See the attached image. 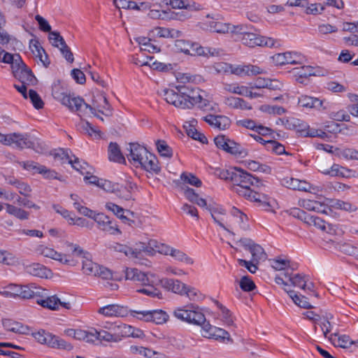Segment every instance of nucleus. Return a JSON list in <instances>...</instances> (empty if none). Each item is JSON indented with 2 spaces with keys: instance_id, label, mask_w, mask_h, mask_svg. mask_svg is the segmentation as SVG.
I'll use <instances>...</instances> for the list:
<instances>
[{
  "instance_id": "obj_10",
  "label": "nucleus",
  "mask_w": 358,
  "mask_h": 358,
  "mask_svg": "<svg viewBox=\"0 0 358 358\" xmlns=\"http://www.w3.org/2000/svg\"><path fill=\"white\" fill-rule=\"evenodd\" d=\"M238 195L244 197L247 200L255 203L257 206L267 211L275 212L278 208L277 201L264 192L254 189H238Z\"/></svg>"
},
{
  "instance_id": "obj_28",
  "label": "nucleus",
  "mask_w": 358,
  "mask_h": 358,
  "mask_svg": "<svg viewBox=\"0 0 358 358\" xmlns=\"http://www.w3.org/2000/svg\"><path fill=\"white\" fill-rule=\"evenodd\" d=\"M148 35L152 38H178L182 36V32L173 28L157 27L151 29Z\"/></svg>"
},
{
  "instance_id": "obj_64",
  "label": "nucleus",
  "mask_w": 358,
  "mask_h": 358,
  "mask_svg": "<svg viewBox=\"0 0 358 358\" xmlns=\"http://www.w3.org/2000/svg\"><path fill=\"white\" fill-rule=\"evenodd\" d=\"M38 173L42 175L45 179L52 180L57 179L62 181V176L59 175L55 170L50 169L43 165H41L38 169Z\"/></svg>"
},
{
  "instance_id": "obj_37",
  "label": "nucleus",
  "mask_w": 358,
  "mask_h": 358,
  "mask_svg": "<svg viewBox=\"0 0 358 358\" xmlns=\"http://www.w3.org/2000/svg\"><path fill=\"white\" fill-rule=\"evenodd\" d=\"M45 289H43L35 284L21 285L19 296L23 299H31L36 296H43Z\"/></svg>"
},
{
  "instance_id": "obj_30",
  "label": "nucleus",
  "mask_w": 358,
  "mask_h": 358,
  "mask_svg": "<svg viewBox=\"0 0 358 358\" xmlns=\"http://www.w3.org/2000/svg\"><path fill=\"white\" fill-rule=\"evenodd\" d=\"M66 96H69L71 100L66 105H63L72 112L78 113L82 117L85 116V110H87V103H85L84 100L80 96H76L70 92L67 94Z\"/></svg>"
},
{
  "instance_id": "obj_6",
  "label": "nucleus",
  "mask_w": 358,
  "mask_h": 358,
  "mask_svg": "<svg viewBox=\"0 0 358 358\" xmlns=\"http://www.w3.org/2000/svg\"><path fill=\"white\" fill-rule=\"evenodd\" d=\"M64 245L66 248L64 252H59L53 247L45 244L38 245L36 252L43 257L56 261L62 265H73L76 263L73 259V255L80 254L82 250L77 246V243L69 241H64Z\"/></svg>"
},
{
  "instance_id": "obj_29",
  "label": "nucleus",
  "mask_w": 358,
  "mask_h": 358,
  "mask_svg": "<svg viewBox=\"0 0 358 358\" xmlns=\"http://www.w3.org/2000/svg\"><path fill=\"white\" fill-rule=\"evenodd\" d=\"M325 100L320 99L317 97L308 96L306 94L301 95L298 99V104L306 108H315L317 110H326L327 107L324 106Z\"/></svg>"
},
{
  "instance_id": "obj_19",
  "label": "nucleus",
  "mask_w": 358,
  "mask_h": 358,
  "mask_svg": "<svg viewBox=\"0 0 358 358\" xmlns=\"http://www.w3.org/2000/svg\"><path fill=\"white\" fill-rule=\"evenodd\" d=\"M37 299V304L45 308H48L51 310H58L60 307H63L66 309H71V304L69 301H63L57 295L48 296L47 291L45 289V295L43 296H38Z\"/></svg>"
},
{
  "instance_id": "obj_11",
  "label": "nucleus",
  "mask_w": 358,
  "mask_h": 358,
  "mask_svg": "<svg viewBox=\"0 0 358 358\" xmlns=\"http://www.w3.org/2000/svg\"><path fill=\"white\" fill-rule=\"evenodd\" d=\"M176 90L183 94L187 101V109L192 108L195 105H199L200 108H206L208 102L204 99L202 96V91L196 87H192L185 85H177Z\"/></svg>"
},
{
  "instance_id": "obj_62",
  "label": "nucleus",
  "mask_w": 358,
  "mask_h": 358,
  "mask_svg": "<svg viewBox=\"0 0 358 358\" xmlns=\"http://www.w3.org/2000/svg\"><path fill=\"white\" fill-rule=\"evenodd\" d=\"M184 289L182 296H185L190 301H199L203 298L202 293L194 287L186 284Z\"/></svg>"
},
{
  "instance_id": "obj_51",
  "label": "nucleus",
  "mask_w": 358,
  "mask_h": 358,
  "mask_svg": "<svg viewBox=\"0 0 358 358\" xmlns=\"http://www.w3.org/2000/svg\"><path fill=\"white\" fill-rule=\"evenodd\" d=\"M50 155L53 158L55 164H63L66 162L73 164L72 157H70L68 152L63 149L52 150Z\"/></svg>"
},
{
  "instance_id": "obj_25",
  "label": "nucleus",
  "mask_w": 358,
  "mask_h": 358,
  "mask_svg": "<svg viewBox=\"0 0 358 358\" xmlns=\"http://www.w3.org/2000/svg\"><path fill=\"white\" fill-rule=\"evenodd\" d=\"M199 27L203 30H210V31L218 34L229 33V23L215 21L214 19L210 18L208 16L199 22Z\"/></svg>"
},
{
  "instance_id": "obj_22",
  "label": "nucleus",
  "mask_w": 358,
  "mask_h": 358,
  "mask_svg": "<svg viewBox=\"0 0 358 358\" xmlns=\"http://www.w3.org/2000/svg\"><path fill=\"white\" fill-rule=\"evenodd\" d=\"M160 95L168 103L171 104L178 108L187 109L186 105L187 101H185L183 94L179 92V91L164 88L161 91Z\"/></svg>"
},
{
  "instance_id": "obj_49",
  "label": "nucleus",
  "mask_w": 358,
  "mask_h": 358,
  "mask_svg": "<svg viewBox=\"0 0 358 358\" xmlns=\"http://www.w3.org/2000/svg\"><path fill=\"white\" fill-rule=\"evenodd\" d=\"M205 315L200 310L199 307L193 305L189 306L188 323L199 326L205 322Z\"/></svg>"
},
{
  "instance_id": "obj_18",
  "label": "nucleus",
  "mask_w": 358,
  "mask_h": 358,
  "mask_svg": "<svg viewBox=\"0 0 358 358\" xmlns=\"http://www.w3.org/2000/svg\"><path fill=\"white\" fill-rule=\"evenodd\" d=\"M8 145H15L19 148H32L36 152H42L43 148L38 142H32L27 134L20 133L9 134Z\"/></svg>"
},
{
  "instance_id": "obj_23",
  "label": "nucleus",
  "mask_w": 358,
  "mask_h": 358,
  "mask_svg": "<svg viewBox=\"0 0 358 358\" xmlns=\"http://www.w3.org/2000/svg\"><path fill=\"white\" fill-rule=\"evenodd\" d=\"M94 222L101 230L110 234L117 235L122 233L117 224L104 213H99Z\"/></svg>"
},
{
  "instance_id": "obj_50",
  "label": "nucleus",
  "mask_w": 358,
  "mask_h": 358,
  "mask_svg": "<svg viewBox=\"0 0 358 358\" xmlns=\"http://www.w3.org/2000/svg\"><path fill=\"white\" fill-rule=\"evenodd\" d=\"M0 199H3L6 201H11L16 199L19 204H22L29 208H34L38 209V207L33 203L29 204V202H23L21 201V198L18 196L15 192L8 191L6 189L0 187Z\"/></svg>"
},
{
  "instance_id": "obj_43",
  "label": "nucleus",
  "mask_w": 358,
  "mask_h": 358,
  "mask_svg": "<svg viewBox=\"0 0 358 358\" xmlns=\"http://www.w3.org/2000/svg\"><path fill=\"white\" fill-rule=\"evenodd\" d=\"M0 264L8 266H17L21 261L14 253L6 250H0Z\"/></svg>"
},
{
  "instance_id": "obj_26",
  "label": "nucleus",
  "mask_w": 358,
  "mask_h": 358,
  "mask_svg": "<svg viewBox=\"0 0 358 358\" xmlns=\"http://www.w3.org/2000/svg\"><path fill=\"white\" fill-rule=\"evenodd\" d=\"M92 330V327H88L86 329L69 328L64 331V334L75 340L92 343L93 334Z\"/></svg>"
},
{
  "instance_id": "obj_52",
  "label": "nucleus",
  "mask_w": 358,
  "mask_h": 358,
  "mask_svg": "<svg viewBox=\"0 0 358 358\" xmlns=\"http://www.w3.org/2000/svg\"><path fill=\"white\" fill-rule=\"evenodd\" d=\"M332 319L333 315L331 313H326L324 315L321 316L320 319L317 323V325L320 327L324 336L327 338L329 336V334L332 329V324L331 322Z\"/></svg>"
},
{
  "instance_id": "obj_38",
  "label": "nucleus",
  "mask_w": 358,
  "mask_h": 358,
  "mask_svg": "<svg viewBox=\"0 0 358 358\" xmlns=\"http://www.w3.org/2000/svg\"><path fill=\"white\" fill-rule=\"evenodd\" d=\"M296 53L286 52L277 53L271 57V60L276 66H282L287 64H298L296 60Z\"/></svg>"
},
{
  "instance_id": "obj_21",
  "label": "nucleus",
  "mask_w": 358,
  "mask_h": 358,
  "mask_svg": "<svg viewBox=\"0 0 358 358\" xmlns=\"http://www.w3.org/2000/svg\"><path fill=\"white\" fill-rule=\"evenodd\" d=\"M159 285L167 292L182 296L186 283L175 278H161L158 275V279L156 280V286Z\"/></svg>"
},
{
  "instance_id": "obj_57",
  "label": "nucleus",
  "mask_w": 358,
  "mask_h": 358,
  "mask_svg": "<svg viewBox=\"0 0 358 358\" xmlns=\"http://www.w3.org/2000/svg\"><path fill=\"white\" fill-rule=\"evenodd\" d=\"M4 205L6 213L9 215H13L21 220H27L29 218V213L24 210L8 203H5Z\"/></svg>"
},
{
  "instance_id": "obj_61",
  "label": "nucleus",
  "mask_w": 358,
  "mask_h": 358,
  "mask_svg": "<svg viewBox=\"0 0 358 358\" xmlns=\"http://www.w3.org/2000/svg\"><path fill=\"white\" fill-rule=\"evenodd\" d=\"M169 319V316L168 313L162 310H151L150 322H154L157 324H163L166 323Z\"/></svg>"
},
{
  "instance_id": "obj_3",
  "label": "nucleus",
  "mask_w": 358,
  "mask_h": 358,
  "mask_svg": "<svg viewBox=\"0 0 358 358\" xmlns=\"http://www.w3.org/2000/svg\"><path fill=\"white\" fill-rule=\"evenodd\" d=\"M211 215L219 226L234 236L243 235L250 230L247 215L236 207H233L228 214L222 209H215Z\"/></svg>"
},
{
  "instance_id": "obj_48",
  "label": "nucleus",
  "mask_w": 358,
  "mask_h": 358,
  "mask_svg": "<svg viewBox=\"0 0 358 358\" xmlns=\"http://www.w3.org/2000/svg\"><path fill=\"white\" fill-rule=\"evenodd\" d=\"M136 189V184L128 181L125 187L118 184V190L115 192V194L120 199L129 201L132 199V193Z\"/></svg>"
},
{
  "instance_id": "obj_58",
  "label": "nucleus",
  "mask_w": 358,
  "mask_h": 358,
  "mask_svg": "<svg viewBox=\"0 0 358 358\" xmlns=\"http://www.w3.org/2000/svg\"><path fill=\"white\" fill-rule=\"evenodd\" d=\"M138 43L141 50L147 51L148 52H159V49L151 43L150 38L140 36L136 38Z\"/></svg>"
},
{
  "instance_id": "obj_40",
  "label": "nucleus",
  "mask_w": 358,
  "mask_h": 358,
  "mask_svg": "<svg viewBox=\"0 0 358 358\" xmlns=\"http://www.w3.org/2000/svg\"><path fill=\"white\" fill-rule=\"evenodd\" d=\"M282 184L288 188L299 191L310 192L312 189L311 185L307 181L293 178H284Z\"/></svg>"
},
{
  "instance_id": "obj_31",
  "label": "nucleus",
  "mask_w": 358,
  "mask_h": 358,
  "mask_svg": "<svg viewBox=\"0 0 358 358\" xmlns=\"http://www.w3.org/2000/svg\"><path fill=\"white\" fill-rule=\"evenodd\" d=\"M92 343L99 341L101 343H117L120 341V338L117 334H112L104 329H96L92 327Z\"/></svg>"
},
{
  "instance_id": "obj_17",
  "label": "nucleus",
  "mask_w": 358,
  "mask_h": 358,
  "mask_svg": "<svg viewBox=\"0 0 358 358\" xmlns=\"http://www.w3.org/2000/svg\"><path fill=\"white\" fill-rule=\"evenodd\" d=\"M231 179L233 182L232 189L238 194V189H250V185H253L254 178L250 173L243 169L234 167L231 172Z\"/></svg>"
},
{
  "instance_id": "obj_34",
  "label": "nucleus",
  "mask_w": 358,
  "mask_h": 358,
  "mask_svg": "<svg viewBox=\"0 0 358 358\" xmlns=\"http://www.w3.org/2000/svg\"><path fill=\"white\" fill-rule=\"evenodd\" d=\"M68 93L60 80L54 81L52 86V95L62 105H66L69 103V100L72 101L69 96H66Z\"/></svg>"
},
{
  "instance_id": "obj_55",
  "label": "nucleus",
  "mask_w": 358,
  "mask_h": 358,
  "mask_svg": "<svg viewBox=\"0 0 358 358\" xmlns=\"http://www.w3.org/2000/svg\"><path fill=\"white\" fill-rule=\"evenodd\" d=\"M78 129L83 133L87 134L94 138H99L101 136V131L95 127H93L88 122L81 120L78 124Z\"/></svg>"
},
{
  "instance_id": "obj_35",
  "label": "nucleus",
  "mask_w": 358,
  "mask_h": 358,
  "mask_svg": "<svg viewBox=\"0 0 358 358\" xmlns=\"http://www.w3.org/2000/svg\"><path fill=\"white\" fill-rule=\"evenodd\" d=\"M203 120L210 126L220 130H225L231 124L229 118L224 115H208L203 117Z\"/></svg>"
},
{
  "instance_id": "obj_5",
  "label": "nucleus",
  "mask_w": 358,
  "mask_h": 358,
  "mask_svg": "<svg viewBox=\"0 0 358 358\" xmlns=\"http://www.w3.org/2000/svg\"><path fill=\"white\" fill-rule=\"evenodd\" d=\"M128 160L136 168H141L152 175L159 174L161 166L157 157L138 143H130L127 148Z\"/></svg>"
},
{
  "instance_id": "obj_33",
  "label": "nucleus",
  "mask_w": 358,
  "mask_h": 358,
  "mask_svg": "<svg viewBox=\"0 0 358 358\" xmlns=\"http://www.w3.org/2000/svg\"><path fill=\"white\" fill-rule=\"evenodd\" d=\"M26 273L39 278H49L52 276V272L45 266L39 263H31L24 267Z\"/></svg>"
},
{
  "instance_id": "obj_1",
  "label": "nucleus",
  "mask_w": 358,
  "mask_h": 358,
  "mask_svg": "<svg viewBox=\"0 0 358 358\" xmlns=\"http://www.w3.org/2000/svg\"><path fill=\"white\" fill-rule=\"evenodd\" d=\"M110 249L115 252L123 253L129 259L145 266H150L151 262L144 257L143 253L150 257H154L157 253L170 256L187 266H192L195 262L192 257L182 250L155 239H149L147 242L137 241L133 245L116 243L110 246Z\"/></svg>"
},
{
  "instance_id": "obj_63",
  "label": "nucleus",
  "mask_w": 358,
  "mask_h": 358,
  "mask_svg": "<svg viewBox=\"0 0 358 358\" xmlns=\"http://www.w3.org/2000/svg\"><path fill=\"white\" fill-rule=\"evenodd\" d=\"M151 314V310L143 309V308H136L134 310H129V315L132 317L145 322H150V317Z\"/></svg>"
},
{
  "instance_id": "obj_7",
  "label": "nucleus",
  "mask_w": 358,
  "mask_h": 358,
  "mask_svg": "<svg viewBox=\"0 0 358 358\" xmlns=\"http://www.w3.org/2000/svg\"><path fill=\"white\" fill-rule=\"evenodd\" d=\"M299 205L308 210L321 213H328V210L341 209L346 211H355V208L350 203L339 200L317 196V199H303L299 201Z\"/></svg>"
},
{
  "instance_id": "obj_4",
  "label": "nucleus",
  "mask_w": 358,
  "mask_h": 358,
  "mask_svg": "<svg viewBox=\"0 0 358 358\" xmlns=\"http://www.w3.org/2000/svg\"><path fill=\"white\" fill-rule=\"evenodd\" d=\"M124 273L126 280L137 282L146 287L137 289L138 293L159 299L163 298L162 292L156 287V280L158 279V274L156 273L151 271L144 272L137 268L126 267Z\"/></svg>"
},
{
  "instance_id": "obj_45",
  "label": "nucleus",
  "mask_w": 358,
  "mask_h": 358,
  "mask_svg": "<svg viewBox=\"0 0 358 358\" xmlns=\"http://www.w3.org/2000/svg\"><path fill=\"white\" fill-rule=\"evenodd\" d=\"M29 49L33 55L36 57L38 58L43 65L47 66L49 64L48 61V56L44 49L41 47L40 43L37 40L32 39L30 41Z\"/></svg>"
},
{
  "instance_id": "obj_60",
  "label": "nucleus",
  "mask_w": 358,
  "mask_h": 358,
  "mask_svg": "<svg viewBox=\"0 0 358 358\" xmlns=\"http://www.w3.org/2000/svg\"><path fill=\"white\" fill-rule=\"evenodd\" d=\"M3 57H1V60L0 62H3L6 64H10L11 65V68L13 71L18 66V65L22 64V60L20 56L17 54L13 55L8 52L3 53Z\"/></svg>"
},
{
  "instance_id": "obj_47",
  "label": "nucleus",
  "mask_w": 358,
  "mask_h": 358,
  "mask_svg": "<svg viewBox=\"0 0 358 358\" xmlns=\"http://www.w3.org/2000/svg\"><path fill=\"white\" fill-rule=\"evenodd\" d=\"M218 309V317L221 321L227 326H233L234 323V317L231 312L218 301H215Z\"/></svg>"
},
{
  "instance_id": "obj_32",
  "label": "nucleus",
  "mask_w": 358,
  "mask_h": 358,
  "mask_svg": "<svg viewBox=\"0 0 358 358\" xmlns=\"http://www.w3.org/2000/svg\"><path fill=\"white\" fill-rule=\"evenodd\" d=\"M14 76L17 78L21 83L27 85H33L36 82V78L31 73V70L22 62V64L18 65L17 68L13 71Z\"/></svg>"
},
{
  "instance_id": "obj_42",
  "label": "nucleus",
  "mask_w": 358,
  "mask_h": 358,
  "mask_svg": "<svg viewBox=\"0 0 358 358\" xmlns=\"http://www.w3.org/2000/svg\"><path fill=\"white\" fill-rule=\"evenodd\" d=\"M328 339L335 347L341 348H348L353 343V341L348 336L337 333L329 334Z\"/></svg>"
},
{
  "instance_id": "obj_27",
  "label": "nucleus",
  "mask_w": 358,
  "mask_h": 358,
  "mask_svg": "<svg viewBox=\"0 0 358 358\" xmlns=\"http://www.w3.org/2000/svg\"><path fill=\"white\" fill-rule=\"evenodd\" d=\"M117 331V335L120 338L122 337H132L136 338H143L145 337V334L143 330L136 328L129 324H120L115 326Z\"/></svg>"
},
{
  "instance_id": "obj_36",
  "label": "nucleus",
  "mask_w": 358,
  "mask_h": 358,
  "mask_svg": "<svg viewBox=\"0 0 358 358\" xmlns=\"http://www.w3.org/2000/svg\"><path fill=\"white\" fill-rule=\"evenodd\" d=\"M296 216L309 226L318 228L322 231L327 229V223L318 217L307 214L304 211L299 210L296 212Z\"/></svg>"
},
{
  "instance_id": "obj_54",
  "label": "nucleus",
  "mask_w": 358,
  "mask_h": 358,
  "mask_svg": "<svg viewBox=\"0 0 358 358\" xmlns=\"http://www.w3.org/2000/svg\"><path fill=\"white\" fill-rule=\"evenodd\" d=\"M334 155L339 158L347 160H358V150L352 148H336Z\"/></svg>"
},
{
  "instance_id": "obj_56",
  "label": "nucleus",
  "mask_w": 358,
  "mask_h": 358,
  "mask_svg": "<svg viewBox=\"0 0 358 358\" xmlns=\"http://www.w3.org/2000/svg\"><path fill=\"white\" fill-rule=\"evenodd\" d=\"M108 157L110 161L118 163H124L125 159L122 155L120 147L117 143H110L108 146Z\"/></svg>"
},
{
  "instance_id": "obj_46",
  "label": "nucleus",
  "mask_w": 358,
  "mask_h": 358,
  "mask_svg": "<svg viewBox=\"0 0 358 358\" xmlns=\"http://www.w3.org/2000/svg\"><path fill=\"white\" fill-rule=\"evenodd\" d=\"M331 177L341 178H356L357 176V171L341 166L338 164H333V170H331Z\"/></svg>"
},
{
  "instance_id": "obj_12",
  "label": "nucleus",
  "mask_w": 358,
  "mask_h": 358,
  "mask_svg": "<svg viewBox=\"0 0 358 358\" xmlns=\"http://www.w3.org/2000/svg\"><path fill=\"white\" fill-rule=\"evenodd\" d=\"M199 326L201 327V334L204 338L213 339L224 344L232 343L234 341L227 331L222 328L213 326L206 320Z\"/></svg>"
},
{
  "instance_id": "obj_41",
  "label": "nucleus",
  "mask_w": 358,
  "mask_h": 358,
  "mask_svg": "<svg viewBox=\"0 0 358 358\" xmlns=\"http://www.w3.org/2000/svg\"><path fill=\"white\" fill-rule=\"evenodd\" d=\"M45 344L49 347L55 348L64 349L67 350H71L73 349V345L71 343L50 333L48 334Z\"/></svg>"
},
{
  "instance_id": "obj_2",
  "label": "nucleus",
  "mask_w": 358,
  "mask_h": 358,
  "mask_svg": "<svg viewBox=\"0 0 358 358\" xmlns=\"http://www.w3.org/2000/svg\"><path fill=\"white\" fill-rule=\"evenodd\" d=\"M275 282L282 286L283 289L289 294L294 303L301 308H312L307 298L298 295L292 287L299 288L313 292V284L306 276H302L292 272H281L275 278Z\"/></svg>"
},
{
  "instance_id": "obj_53",
  "label": "nucleus",
  "mask_w": 358,
  "mask_h": 358,
  "mask_svg": "<svg viewBox=\"0 0 358 358\" xmlns=\"http://www.w3.org/2000/svg\"><path fill=\"white\" fill-rule=\"evenodd\" d=\"M105 208L107 210L113 213L117 217L122 220L123 222H127L128 218L127 215H124L125 213H129V210H125L121 206L117 205L115 203L111 201H108L105 204Z\"/></svg>"
},
{
  "instance_id": "obj_24",
  "label": "nucleus",
  "mask_w": 358,
  "mask_h": 358,
  "mask_svg": "<svg viewBox=\"0 0 358 358\" xmlns=\"http://www.w3.org/2000/svg\"><path fill=\"white\" fill-rule=\"evenodd\" d=\"M261 67L252 64H232L231 74L239 76H252L264 73Z\"/></svg>"
},
{
  "instance_id": "obj_15",
  "label": "nucleus",
  "mask_w": 358,
  "mask_h": 358,
  "mask_svg": "<svg viewBox=\"0 0 358 358\" xmlns=\"http://www.w3.org/2000/svg\"><path fill=\"white\" fill-rule=\"evenodd\" d=\"M234 244L235 245L231 246L236 250H238V248L241 247L248 250L251 254L252 261L254 262L258 263L259 260L266 257V254L262 247L255 243V241L250 238L245 237L241 238L236 241Z\"/></svg>"
},
{
  "instance_id": "obj_39",
  "label": "nucleus",
  "mask_w": 358,
  "mask_h": 358,
  "mask_svg": "<svg viewBox=\"0 0 358 358\" xmlns=\"http://www.w3.org/2000/svg\"><path fill=\"white\" fill-rule=\"evenodd\" d=\"M295 80L303 84L305 80L311 76H315L313 69L310 66H301L295 67L290 71Z\"/></svg>"
},
{
  "instance_id": "obj_14",
  "label": "nucleus",
  "mask_w": 358,
  "mask_h": 358,
  "mask_svg": "<svg viewBox=\"0 0 358 358\" xmlns=\"http://www.w3.org/2000/svg\"><path fill=\"white\" fill-rule=\"evenodd\" d=\"M242 43L249 48H272L276 44L273 38L261 35L256 32H245L241 38Z\"/></svg>"
},
{
  "instance_id": "obj_20",
  "label": "nucleus",
  "mask_w": 358,
  "mask_h": 358,
  "mask_svg": "<svg viewBox=\"0 0 358 358\" xmlns=\"http://www.w3.org/2000/svg\"><path fill=\"white\" fill-rule=\"evenodd\" d=\"M97 313L106 317H126L129 315V309L127 306L111 303L100 307Z\"/></svg>"
},
{
  "instance_id": "obj_13",
  "label": "nucleus",
  "mask_w": 358,
  "mask_h": 358,
  "mask_svg": "<svg viewBox=\"0 0 358 358\" xmlns=\"http://www.w3.org/2000/svg\"><path fill=\"white\" fill-rule=\"evenodd\" d=\"M214 143L217 148L234 156L244 157L248 155L245 149L225 135L221 134L215 137Z\"/></svg>"
},
{
  "instance_id": "obj_44",
  "label": "nucleus",
  "mask_w": 358,
  "mask_h": 358,
  "mask_svg": "<svg viewBox=\"0 0 358 358\" xmlns=\"http://www.w3.org/2000/svg\"><path fill=\"white\" fill-rule=\"evenodd\" d=\"M3 326L7 331L16 334H26L29 332V327L11 319H4L2 322Z\"/></svg>"
},
{
  "instance_id": "obj_9",
  "label": "nucleus",
  "mask_w": 358,
  "mask_h": 358,
  "mask_svg": "<svg viewBox=\"0 0 358 358\" xmlns=\"http://www.w3.org/2000/svg\"><path fill=\"white\" fill-rule=\"evenodd\" d=\"M180 180L182 182L181 189L185 197L189 202L195 203L201 208L208 209V200L200 197L192 188H189L187 186L189 185L193 187H199L202 185L201 180L195 175L188 172L182 173L180 175Z\"/></svg>"
},
{
  "instance_id": "obj_8",
  "label": "nucleus",
  "mask_w": 358,
  "mask_h": 358,
  "mask_svg": "<svg viewBox=\"0 0 358 358\" xmlns=\"http://www.w3.org/2000/svg\"><path fill=\"white\" fill-rule=\"evenodd\" d=\"M77 246L81 250L80 254H75L73 255V259L75 264L68 265L67 266L73 267L78 264V258L82 259V270L83 272L87 275L94 277H99L103 280H112L113 278V272L106 267L101 266L92 260L90 254L85 250L80 245L77 243Z\"/></svg>"
},
{
  "instance_id": "obj_16",
  "label": "nucleus",
  "mask_w": 358,
  "mask_h": 358,
  "mask_svg": "<svg viewBox=\"0 0 358 358\" xmlns=\"http://www.w3.org/2000/svg\"><path fill=\"white\" fill-rule=\"evenodd\" d=\"M98 113L104 115H110L111 113L108 101L106 96L102 94L94 96L92 105L87 104V110H85V115L92 114L103 121V118L99 117L97 114Z\"/></svg>"
},
{
  "instance_id": "obj_59",
  "label": "nucleus",
  "mask_w": 358,
  "mask_h": 358,
  "mask_svg": "<svg viewBox=\"0 0 358 358\" xmlns=\"http://www.w3.org/2000/svg\"><path fill=\"white\" fill-rule=\"evenodd\" d=\"M129 352L131 354H139L147 358H153L155 355H163L161 353L152 350L150 348L142 346L131 345L129 348Z\"/></svg>"
}]
</instances>
